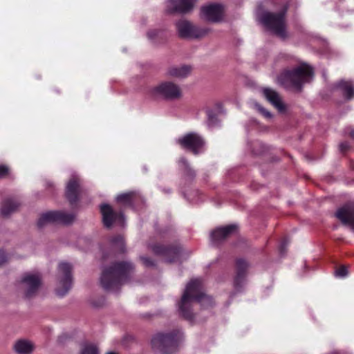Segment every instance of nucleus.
Listing matches in <instances>:
<instances>
[{
	"instance_id": "f257e3e1",
	"label": "nucleus",
	"mask_w": 354,
	"mask_h": 354,
	"mask_svg": "<svg viewBox=\"0 0 354 354\" xmlns=\"http://www.w3.org/2000/svg\"><path fill=\"white\" fill-rule=\"evenodd\" d=\"M134 269L130 261L116 262L105 268L100 277L102 286L107 291L117 292L123 283L130 279Z\"/></svg>"
},
{
	"instance_id": "f03ea898",
	"label": "nucleus",
	"mask_w": 354,
	"mask_h": 354,
	"mask_svg": "<svg viewBox=\"0 0 354 354\" xmlns=\"http://www.w3.org/2000/svg\"><path fill=\"white\" fill-rule=\"evenodd\" d=\"M194 301L198 302L201 306L207 307L213 303L212 297L203 292L202 280L194 279L187 285L181 301L179 304V310L181 315L187 319H192L194 317L192 306Z\"/></svg>"
},
{
	"instance_id": "7ed1b4c3",
	"label": "nucleus",
	"mask_w": 354,
	"mask_h": 354,
	"mask_svg": "<svg viewBox=\"0 0 354 354\" xmlns=\"http://www.w3.org/2000/svg\"><path fill=\"white\" fill-rule=\"evenodd\" d=\"M314 76L313 68L303 63L297 67L283 71L277 77V82L286 88L300 90L303 85L312 81Z\"/></svg>"
},
{
	"instance_id": "20e7f679",
	"label": "nucleus",
	"mask_w": 354,
	"mask_h": 354,
	"mask_svg": "<svg viewBox=\"0 0 354 354\" xmlns=\"http://www.w3.org/2000/svg\"><path fill=\"white\" fill-rule=\"evenodd\" d=\"M183 338V334L178 329L171 333H159L152 338L151 346L162 354H172L177 351Z\"/></svg>"
},
{
	"instance_id": "39448f33",
	"label": "nucleus",
	"mask_w": 354,
	"mask_h": 354,
	"mask_svg": "<svg viewBox=\"0 0 354 354\" xmlns=\"http://www.w3.org/2000/svg\"><path fill=\"white\" fill-rule=\"evenodd\" d=\"M286 11L287 8H284L279 13L263 12L259 17V21L272 33L281 39H284L287 36L285 20Z\"/></svg>"
},
{
	"instance_id": "423d86ee",
	"label": "nucleus",
	"mask_w": 354,
	"mask_h": 354,
	"mask_svg": "<svg viewBox=\"0 0 354 354\" xmlns=\"http://www.w3.org/2000/svg\"><path fill=\"white\" fill-rule=\"evenodd\" d=\"M72 266L70 263L62 262L58 266V283L55 292L59 297L66 295L72 287Z\"/></svg>"
},
{
	"instance_id": "0eeeda50",
	"label": "nucleus",
	"mask_w": 354,
	"mask_h": 354,
	"mask_svg": "<svg viewBox=\"0 0 354 354\" xmlns=\"http://www.w3.org/2000/svg\"><path fill=\"white\" fill-rule=\"evenodd\" d=\"M19 284L25 297L30 299L37 292L41 284V277L39 273L26 272L23 274Z\"/></svg>"
},
{
	"instance_id": "6e6552de",
	"label": "nucleus",
	"mask_w": 354,
	"mask_h": 354,
	"mask_svg": "<svg viewBox=\"0 0 354 354\" xmlns=\"http://www.w3.org/2000/svg\"><path fill=\"white\" fill-rule=\"evenodd\" d=\"M176 26L178 36L181 38H199L208 32L207 29L195 26L185 19L177 21Z\"/></svg>"
},
{
	"instance_id": "1a4fd4ad",
	"label": "nucleus",
	"mask_w": 354,
	"mask_h": 354,
	"mask_svg": "<svg viewBox=\"0 0 354 354\" xmlns=\"http://www.w3.org/2000/svg\"><path fill=\"white\" fill-rule=\"evenodd\" d=\"M152 95L161 96L166 99L174 100L181 96V90L179 86L171 82H164L153 87L151 90Z\"/></svg>"
},
{
	"instance_id": "9d476101",
	"label": "nucleus",
	"mask_w": 354,
	"mask_h": 354,
	"mask_svg": "<svg viewBox=\"0 0 354 354\" xmlns=\"http://www.w3.org/2000/svg\"><path fill=\"white\" fill-rule=\"evenodd\" d=\"M74 220V215L61 211H50L43 214L39 218L37 225L42 227L48 223L59 224H70Z\"/></svg>"
},
{
	"instance_id": "9b49d317",
	"label": "nucleus",
	"mask_w": 354,
	"mask_h": 354,
	"mask_svg": "<svg viewBox=\"0 0 354 354\" xmlns=\"http://www.w3.org/2000/svg\"><path fill=\"white\" fill-rule=\"evenodd\" d=\"M100 213L102 217V223L104 225L110 228L113 223H118L123 225L124 223V217L122 212H118L107 203L101 204L100 206Z\"/></svg>"
},
{
	"instance_id": "f8f14e48",
	"label": "nucleus",
	"mask_w": 354,
	"mask_h": 354,
	"mask_svg": "<svg viewBox=\"0 0 354 354\" xmlns=\"http://www.w3.org/2000/svg\"><path fill=\"white\" fill-rule=\"evenodd\" d=\"M224 9L221 4L210 3L201 8V17L207 21L216 23L222 20Z\"/></svg>"
},
{
	"instance_id": "ddd939ff",
	"label": "nucleus",
	"mask_w": 354,
	"mask_h": 354,
	"mask_svg": "<svg viewBox=\"0 0 354 354\" xmlns=\"http://www.w3.org/2000/svg\"><path fill=\"white\" fill-rule=\"evenodd\" d=\"M197 0H167L166 12L185 14L191 11Z\"/></svg>"
},
{
	"instance_id": "4468645a",
	"label": "nucleus",
	"mask_w": 354,
	"mask_h": 354,
	"mask_svg": "<svg viewBox=\"0 0 354 354\" xmlns=\"http://www.w3.org/2000/svg\"><path fill=\"white\" fill-rule=\"evenodd\" d=\"M151 250L158 255H162L166 257L167 262L171 263L176 261L180 254V249L178 247H166L162 245H149Z\"/></svg>"
},
{
	"instance_id": "2eb2a0df",
	"label": "nucleus",
	"mask_w": 354,
	"mask_h": 354,
	"mask_svg": "<svg viewBox=\"0 0 354 354\" xmlns=\"http://www.w3.org/2000/svg\"><path fill=\"white\" fill-rule=\"evenodd\" d=\"M80 178L76 174H73L66 187V197L73 205L78 201L80 189Z\"/></svg>"
},
{
	"instance_id": "dca6fc26",
	"label": "nucleus",
	"mask_w": 354,
	"mask_h": 354,
	"mask_svg": "<svg viewBox=\"0 0 354 354\" xmlns=\"http://www.w3.org/2000/svg\"><path fill=\"white\" fill-rule=\"evenodd\" d=\"M262 93L264 97L276 109L277 111L283 113L286 111V105L283 103L280 95L274 89L270 88H263Z\"/></svg>"
},
{
	"instance_id": "f3484780",
	"label": "nucleus",
	"mask_w": 354,
	"mask_h": 354,
	"mask_svg": "<svg viewBox=\"0 0 354 354\" xmlns=\"http://www.w3.org/2000/svg\"><path fill=\"white\" fill-rule=\"evenodd\" d=\"M336 217L344 224L348 225L354 232V207L346 204L337 209L335 213Z\"/></svg>"
},
{
	"instance_id": "a211bd4d",
	"label": "nucleus",
	"mask_w": 354,
	"mask_h": 354,
	"mask_svg": "<svg viewBox=\"0 0 354 354\" xmlns=\"http://www.w3.org/2000/svg\"><path fill=\"white\" fill-rule=\"evenodd\" d=\"M237 229L236 225H229L225 227H221L215 229L211 233V242L214 245H218L230 234L234 232Z\"/></svg>"
},
{
	"instance_id": "6ab92c4d",
	"label": "nucleus",
	"mask_w": 354,
	"mask_h": 354,
	"mask_svg": "<svg viewBox=\"0 0 354 354\" xmlns=\"http://www.w3.org/2000/svg\"><path fill=\"white\" fill-rule=\"evenodd\" d=\"M178 142L182 147L192 150L194 153H197L204 145L203 139L197 134H187L182 139H179Z\"/></svg>"
},
{
	"instance_id": "aec40b11",
	"label": "nucleus",
	"mask_w": 354,
	"mask_h": 354,
	"mask_svg": "<svg viewBox=\"0 0 354 354\" xmlns=\"http://www.w3.org/2000/svg\"><path fill=\"white\" fill-rule=\"evenodd\" d=\"M249 263L243 259H238L236 261V276L234 285L235 288L239 289L242 286L247 276V271Z\"/></svg>"
},
{
	"instance_id": "412c9836",
	"label": "nucleus",
	"mask_w": 354,
	"mask_h": 354,
	"mask_svg": "<svg viewBox=\"0 0 354 354\" xmlns=\"http://www.w3.org/2000/svg\"><path fill=\"white\" fill-rule=\"evenodd\" d=\"M336 88H339L344 97L350 100L354 97V84L351 80H340L336 85Z\"/></svg>"
},
{
	"instance_id": "4be33fe9",
	"label": "nucleus",
	"mask_w": 354,
	"mask_h": 354,
	"mask_svg": "<svg viewBox=\"0 0 354 354\" xmlns=\"http://www.w3.org/2000/svg\"><path fill=\"white\" fill-rule=\"evenodd\" d=\"M192 68L189 66H175L168 69L167 75L176 78H185L190 74Z\"/></svg>"
},
{
	"instance_id": "5701e85b",
	"label": "nucleus",
	"mask_w": 354,
	"mask_h": 354,
	"mask_svg": "<svg viewBox=\"0 0 354 354\" xmlns=\"http://www.w3.org/2000/svg\"><path fill=\"white\" fill-rule=\"evenodd\" d=\"M34 348V344L26 339H19L14 345V350L17 354H31Z\"/></svg>"
},
{
	"instance_id": "b1692460",
	"label": "nucleus",
	"mask_w": 354,
	"mask_h": 354,
	"mask_svg": "<svg viewBox=\"0 0 354 354\" xmlns=\"http://www.w3.org/2000/svg\"><path fill=\"white\" fill-rule=\"evenodd\" d=\"M19 206V203L13 199H7L2 203L1 212L2 216H8L12 213L17 211Z\"/></svg>"
},
{
	"instance_id": "393cba45",
	"label": "nucleus",
	"mask_w": 354,
	"mask_h": 354,
	"mask_svg": "<svg viewBox=\"0 0 354 354\" xmlns=\"http://www.w3.org/2000/svg\"><path fill=\"white\" fill-rule=\"evenodd\" d=\"M136 194L133 192L124 193L116 197V201L124 207H133V203L136 198Z\"/></svg>"
},
{
	"instance_id": "a878e982",
	"label": "nucleus",
	"mask_w": 354,
	"mask_h": 354,
	"mask_svg": "<svg viewBox=\"0 0 354 354\" xmlns=\"http://www.w3.org/2000/svg\"><path fill=\"white\" fill-rule=\"evenodd\" d=\"M205 111L207 115L206 124L209 130L221 126V121L219 120L218 116L216 115L213 110L205 109Z\"/></svg>"
},
{
	"instance_id": "bb28decb",
	"label": "nucleus",
	"mask_w": 354,
	"mask_h": 354,
	"mask_svg": "<svg viewBox=\"0 0 354 354\" xmlns=\"http://www.w3.org/2000/svg\"><path fill=\"white\" fill-rule=\"evenodd\" d=\"M178 165L181 169H183L186 179L192 180L194 178L195 171L189 167V162L185 158L182 157L179 159Z\"/></svg>"
},
{
	"instance_id": "cd10ccee",
	"label": "nucleus",
	"mask_w": 354,
	"mask_h": 354,
	"mask_svg": "<svg viewBox=\"0 0 354 354\" xmlns=\"http://www.w3.org/2000/svg\"><path fill=\"white\" fill-rule=\"evenodd\" d=\"M205 109L213 110L214 113H216V115L218 116L225 115L226 113V111L223 108V104L221 102H216L212 106H207Z\"/></svg>"
},
{
	"instance_id": "c85d7f7f",
	"label": "nucleus",
	"mask_w": 354,
	"mask_h": 354,
	"mask_svg": "<svg viewBox=\"0 0 354 354\" xmlns=\"http://www.w3.org/2000/svg\"><path fill=\"white\" fill-rule=\"evenodd\" d=\"M80 354H99V351L95 345L86 344L82 346Z\"/></svg>"
},
{
	"instance_id": "c756f323",
	"label": "nucleus",
	"mask_w": 354,
	"mask_h": 354,
	"mask_svg": "<svg viewBox=\"0 0 354 354\" xmlns=\"http://www.w3.org/2000/svg\"><path fill=\"white\" fill-rule=\"evenodd\" d=\"M111 242L112 245L115 247H117L120 251H124V239L122 236L118 235L116 236H114L111 240Z\"/></svg>"
},
{
	"instance_id": "7c9ffc66",
	"label": "nucleus",
	"mask_w": 354,
	"mask_h": 354,
	"mask_svg": "<svg viewBox=\"0 0 354 354\" xmlns=\"http://www.w3.org/2000/svg\"><path fill=\"white\" fill-rule=\"evenodd\" d=\"M335 275L337 277L344 278L348 275V269L346 266H342L335 271Z\"/></svg>"
},
{
	"instance_id": "2f4dec72",
	"label": "nucleus",
	"mask_w": 354,
	"mask_h": 354,
	"mask_svg": "<svg viewBox=\"0 0 354 354\" xmlns=\"http://www.w3.org/2000/svg\"><path fill=\"white\" fill-rule=\"evenodd\" d=\"M162 32L157 29H153L148 31L147 37L149 39L153 40L158 37Z\"/></svg>"
},
{
	"instance_id": "473e14b6",
	"label": "nucleus",
	"mask_w": 354,
	"mask_h": 354,
	"mask_svg": "<svg viewBox=\"0 0 354 354\" xmlns=\"http://www.w3.org/2000/svg\"><path fill=\"white\" fill-rule=\"evenodd\" d=\"M140 259L142 261V263L146 267H153V266H155L154 262L151 259H149V257H140Z\"/></svg>"
},
{
	"instance_id": "72a5a7b5",
	"label": "nucleus",
	"mask_w": 354,
	"mask_h": 354,
	"mask_svg": "<svg viewBox=\"0 0 354 354\" xmlns=\"http://www.w3.org/2000/svg\"><path fill=\"white\" fill-rule=\"evenodd\" d=\"M8 261V257L6 253L3 251L0 250V266L5 264Z\"/></svg>"
},
{
	"instance_id": "f704fd0d",
	"label": "nucleus",
	"mask_w": 354,
	"mask_h": 354,
	"mask_svg": "<svg viewBox=\"0 0 354 354\" xmlns=\"http://www.w3.org/2000/svg\"><path fill=\"white\" fill-rule=\"evenodd\" d=\"M9 169L6 165H0V178L5 177L8 173Z\"/></svg>"
},
{
	"instance_id": "c9c22d12",
	"label": "nucleus",
	"mask_w": 354,
	"mask_h": 354,
	"mask_svg": "<svg viewBox=\"0 0 354 354\" xmlns=\"http://www.w3.org/2000/svg\"><path fill=\"white\" fill-rule=\"evenodd\" d=\"M349 148V145L347 142H342L339 145V149L342 153H344Z\"/></svg>"
},
{
	"instance_id": "e433bc0d",
	"label": "nucleus",
	"mask_w": 354,
	"mask_h": 354,
	"mask_svg": "<svg viewBox=\"0 0 354 354\" xmlns=\"http://www.w3.org/2000/svg\"><path fill=\"white\" fill-rule=\"evenodd\" d=\"M259 111L261 113V114L266 118H272V114L270 112H269L268 111H267L266 109L261 107V106H259Z\"/></svg>"
},
{
	"instance_id": "4c0bfd02",
	"label": "nucleus",
	"mask_w": 354,
	"mask_h": 354,
	"mask_svg": "<svg viewBox=\"0 0 354 354\" xmlns=\"http://www.w3.org/2000/svg\"><path fill=\"white\" fill-rule=\"evenodd\" d=\"M288 242L286 241H284L281 245H280V252L281 254H283V253H285V250H286V246L288 245Z\"/></svg>"
},
{
	"instance_id": "58836bf2",
	"label": "nucleus",
	"mask_w": 354,
	"mask_h": 354,
	"mask_svg": "<svg viewBox=\"0 0 354 354\" xmlns=\"http://www.w3.org/2000/svg\"><path fill=\"white\" fill-rule=\"evenodd\" d=\"M46 187H54V185H53V183L52 182H50V181L48 180V181H46Z\"/></svg>"
},
{
	"instance_id": "ea45409f",
	"label": "nucleus",
	"mask_w": 354,
	"mask_h": 354,
	"mask_svg": "<svg viewBox=\"0 0 354 354\" xmlns=\"http://www.w3.org/2000/svg\"><path fill=\"white\" fill-rule=\"evenodd\" d=\"M346 133H354V129L351 127H348L346 128Z\"/></svg>"
},
{
	"instance_id": "a19ab883",
	"label": "nucleus",
	"mask_w": 354,
	"mask_h": 354,
	"mask_svg": "<svg viewBox=\"0 0 354 354\" xmlns=\"http://www.w3.org/2000/svg\"><path fill=\"white\" fill-rule=\"evenodd\" d=\"M107 354H117V353L115 352H108Z\"/></svg>"
},
{
	"instance_id": "79ce46f5",
	"label": "nucleus",
	"mask_w": 354,
	"mask_h": 354,
	"mask_svg": "<svg viewBox=\"0 0 354 354\" xmlns=\"http://www.w3.org/2000/svg\"><path fill=\"white\" fill-rule=\"evenodd\" d=\"M167 193H170V190H169V189H168V190L167 191Z\"/></svg>"
},
{
	"instance_id": "37998d69",
	"label": "nucleus",
	"mask_w": 354,
	"mask_h": 354,
	"mask_svg": "<svg viewBox=\"0 0 354 354\" xmlns=\"http://www.w3.org/2000/svg\"><path fill=\"white\" fill-rule=\"evenodd\" d=\"M351 135H352L353 138H354V134H351Z\"/></svg>"
}]
</instances>
